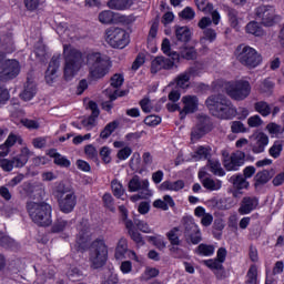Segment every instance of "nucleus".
<instances>
[{"mask_svg":"<svg viewBox=\"0 0 284 284\" xmlns=\"http://www.w3.org/2000/svg\"><path fill=\"white\" fill-rule=\"evenodd\" d=\"M179 58L182 57V59H186L187 61L196 59V49H194V47H186V44H182L179 47Z\"/></svg>","mask_w":284,"mask_h":284,"instance_id":"2f4dec72","label":"nucleus"},{"mask_svg":"<svg viewBox=\"0 0 284 284\" xmlns=\"http://www.w3.org/2000/svg\"><path fill=\"white\" fill-rule=\"evenodd\" d=\"M112 150H110L108 146H102L100 150V156L103 161V163H111L112 156Z\"/></svg>","mask_w":284,"mask_h":284,"instance_id":"e2e57ef3","label":"nucleus"},{"mask_svg":"<svg viewBox=\"0 0 284 284\" xmlns=\"http://www.w3.org/2000/svg\"><path fill=\"white\" fill-rule=\"evenodd\" d=\"M230 182L233 183L236 190H245L247 189V185H250L243 175H233L231 176Z\"/></svg>","mask_w":284,"mask_h":284,"instance_id":"37998d69","label":"nucleus"},{"mask_svg":"<svg viewBox=\"0 0 284 284\" xmlns=\"http://www.w3.org/2000/svg\"><path fill=\"white\" fill-rule=\"evenodd\" d=\"M64 79L72 81L81 70L83 64V54L77 49L64 45Z\"/></svg>","mask_w":284,"mask_h":284,"instance_id":"20e7f679","label":"nucleus"},{"mask_svg":"<svg viewBox=\"0 0 284 284\" xmlns=\"http://www.w3.org/2000/svg\"><path fill=\"white\" fill-rule=\"evenodd\" d=\"M209 132H212V120L207 115H199L197 123L191 131V141H199Z\"/></svg>","mask_w":284,"mask_h":284,"instance_id":"f8f14e48","label":"nucleus"},{"mask_svg":"<svg viewBox=\"0 0 284 284\" xmlns=\"http://www.w3.org/2000/svg\"><path fill=\"white\" fill-rule=\"evenodd\" d=\"M129 192H142L152 196V190H150V181L148 179L141 180L139 175H134L128 183Z\"/></svg>","mask_w":284,"mask_h":284,"instance_id":"dca6fc26","label":"nucleus"},{"mask_svg":"<svg viewBox=\"0 0 284 284\" xmlns=\"http://www.w3.org/2000/svg\"><path fill=\"white\" fill-rule=\"evenodd\" d=\"M192 39V31L187 27H175V36L172 37V45H187Z\"/></svg>","mask_w":284,"mask_h":284,"instance_id":"a211bd4d","label":"nucleus"},{"mask_svg":"<svg viewBox=\"0 0 284 284\" xmlns=\"http://www.w3.org/2000/svg\"><path fill=\"white\" fill-rule=\"evenodd\" d=\"M8 101H10V91L0 85V108H2V105H6Z\"/></svg>","mask_w":284,"mask_h":284,"instance_id":"0e129e2a","label":"nucleus"},{"mask_svg":"<svg viewBox=\"0 0 284 284\" xmlns=\"http://www.w3.org/2000/svg\"><path fill=\"white\" fill-rule=\"evenodd\" d=\"M207 166L215 176H225V171L221 168V162H219V160L212 158L209 159Z\"/></svg>","mask_w":284,"mask_h":284,"instance_id":"58836bf2","label":"nucleus"},{"mask_svg":"<svg viewBox=\"0 0 284 284\" xmlns=\"http://www.w3.org/2000/svg\"><path fill=\"white\" fill-rule=\"evenodd\" d=\"M116 128H119L118 121H112V122L108 123L104 126V129L101 131L100 138L101 139H110V136H112V133L114 132V130H116Z\"/></svg>","mask_w":284,"mask_h":284,"instance_id":"c03bdc74","label":"nucleus"},{"mask_svg":"<svg viewBox=\"0 0 284 284\" xmlns=\"http://www.w3.org/2000/svg\"><path fill=\"white\" fill-rule=\"evenodd\" d=\"M202 185L205 187V190H209L210 192H216L217 190H221L223 182L220 180H214L212 178H206L202 180Z\"/></svg>","mask_w":284,"mask_h":284,"instance_id":"c9c22d12","label":"nucleus"},{"mask_svg":"<svg viewBox=\"0 0 284 284\" xmlns=\"http://www.w3.org/2000/svg\"><path fill=\"white\" fill-rule=\"evenodd\" d=\"M64 227H68V221L63 219H58L51 229V231L57 234L59 232H63Z\"/></svg>","mask_w":284,"mask_h":284,"instance_id":"13d9d810","label":"nucleus"},{"mask_svg":"<svg viewBox=\"0 0 284 284\" xmlns=\"http://www.w3.org/2000/svg\"><path fill=\"white\" fill-rule=\"evenodd\" d=\"M199 28H201V30L203 31V38L201 39V41H210V43H213V41H216V31L212 28H210V26H212V19L209 17H203L199 23H197Z\"/></svg>","mask_w":284,"mask_h":284,"instance_id":"412c9836","label":"nucleus"},{"mask_svg":"<svg viewBox=\"0 0 284 284\" xmlns=\"http://www.w3.org/2000/svg\"><path fill=\"white\" fill-rule=\"evenodd\" d=\"M49 156H51V159H54L53 163H55V165H59L60 168H70L71 165L70 160L57 152V149H51L49 151Z\"/></svg>","mask_w":284,"mask_h":284,"instance_id":"7c9ffc66","label":"nucleus"},{"mask_svg":"<svg viewBox=\"0 0 284 284\" xmlns=\"http://www.w3.org/2000/svg\"><path fill=\"white\" fill-rule=\"evenodd\" d=\"M30 156H32L31 150L26 146L22 148L20 154L12 159L13 168H23L26 163H28Z\"/></svg>","mask_w":284,"mask_h":284,"instance_id":"cd10ccee","label":"nucleus"},{"mask_svg":"<svg viewBox=\"0 0 284 284\" xmlns=\"http://www.w3.org/2000/svg\"><path fill=\"white\" fill-rule=\"evenodd\" d=\"M235 59L244 68H248V70H254V68H258L263 63V55L247 44L237 45L235 49Z\"/></svg>","mask_w":284,"mask_h":284,"instance_id":"423d86ee","label":"nucleus"},{"mask_svg":"<svg viewBox=\"0 0 284 284\" xmlns=\"http://www.w3.org/2000/svg\"><path fill=\"white\" fill-rule=\"evenodd\" d=\"M231 131L233 134H241L247 132V129L245 128V124L241 121H233L231 122Z\"/></svg>","mask_w":284,"mask_h":284,"instance_id":"6e6d98bb","label":"nucleus"},{"mask_svg":"<svg viewBox=\"0 0 284 284\" xmlns=\"http://www.w3.org/2000/svg\"><path fill=\"white\" fill-rule=\"evenodd\" d=\"M99 21L100 23H113L114 22V12L106 10V11H102L99 14Z\"/></svg>","mask_w":284,"mask_h":284,"instance_id":"603ef678","label":"nucleus"},{"mask_svg":"<svg viewBox=\"0 0 284 284\" xmlns=\"http://www.w3.org/2000/svg\"><path fill=\"white\" fill-rule=\"evenodd\" d=\"M134 225L140 230V232H143L144 234H152V229H150L148 222L135 219Z\"/></svg>","mask_w":284,"mask_h":284,"instance_id":"bf43d9fd","label":"nucleus"},{"mask_svg":"<svg viewBox=\"0 0 284 284\" xmlns=\"http://www.w3.org/2000/svg\"><path fill=\"white\" fill-rule=\"evenodd\" d=\"M144 123H145V125H149V128H154V126L159 125V123H161V116L148 115L144 119Z\"/></svg>","mask_w":284,"mask_h":284,"instance_id":"69168bd1","label":"nucleus"},{"mask_svg":"<svg viewBox=\"0 0 284 284\" xmlns=\"http://www.w3.org/2000/svg\"><path fill=\"white\" fill-rule=\"evenodd\" d=\"M229 21L231 23V28H239L241 23V19H239V11L232 8L226 9Z\"/></svg>","mask_w":284,"mask_h":284,"instance_id":"de8ad7c7","label":"nucleus"},{"mask_svg":"<svg viewBox=\"0 0 284 284\" xmlns=\"http://www.w3.org/2000/svg\"><path fill=\"white\" fill-rule=\"evenodd\" d=\"M88 108L92 113L89 118L82 120L81 123L83 128H87V130H92V128L97 125V119H99L101 111L99 110V104L94 101H89Z\"/></svg>","mask_w":284,"mask_h":284,"instance_id":"b1692460","label":"nucleus"},{"mask_svg":"<svg viewBox=\"0 0 284 284\" xmlns=\"http://www.w3.org/2000/svg\"><path fill=\"white\" fill-rule=\"evenodd\" d=\"M214 245L202 243L195 248V254L199 256H212L214 254Z\"/></svg>","mask_w":284,"mask_h":284,"instance_id":"a19ab883","label":"nucleus"},{"mask_svg":"<svg viewBox=\"0 0 284 284\" xmlns=\"http://www.w3.org/2000/svg\"><path fill=\"white\" fill-rule=\"evenodd\" d=\"M203 265H206L209 270H223V264L219 260H204Z\"/></svg>","mask_w":284,"mask_h":284,"instance_id":"052dcab7","label":"nucleus"},{"mask_svg":"<svg viewBox=\"0 0 284 284\" xmlns=\"http://www.w3.org/2000/svg\"><path fill=\"white\" fill-rule=\"evenodd\" d=\"M225 92L233 101H245L252 92V85L247 80L232 81L225 85Z\"/></svg>","mask_w":284,"mask_h":284,"instance_id":"6e6552de","label":"nucleus"},{"mask_svg":"<svg viewBox=\"0 0 284 284\" xmlns=\"http://www.w3.org/2000/svg\"><path fill=\"white\" fill-rule=\"evenodd\" d=\"M166 239H169L171 245H181V229L178 226L171 229L166 233Z\"/></svg>","mask_w":284,"mask_h":284,"instance_id":"4c0bfd02","label":"nucleus"},{"mask_svg":"<svg viewBox=\"0 0 284 284\" xmlns=\"http://www.w3.org/2000/svg\"><path fill=\"white\" fill-rule=\"evenodd\" d=\"M85 63L89 68V79L91 81L103 79L110 73V68H112V60H110L108 54L101 52H89Z\"/></svg>","mask_w":284,"mask_h":284,"instance_id":"f03ea898","label":"nucleus"},{"mask_svg":"<svg viewBox=\"0 0 284 284\" xmlns=\"http://www.w3.org/2000/svg\"><path fill=\"white\" fill-rule=\"evenodd\" d=\"M84 154L88 156V159H91V161L99 160V152L97 151V148H94V145L92 144H89L84 148Z\"/></svg>","mask_w":284,"mask_h":284,"instance_id":"5fc2aeb1","label":"nucleus"},{"mask_svg":"<svg viewBox=\"0 0 284 284\" xmlns=\"http://www.w3.org/2000/svg\"><path fill=\"white\" fill-rule=\"evenodd\" d=\"M53 194L58 201L60 212H63V214H70V212L74 211V207H77V194L72 187L67 186L63 183H59Z\"/></svg>","mask_w":284,"mask_h":284,"instance_id":"39448f33","label":"nucleus"},{"mask_svg":"<svg viewBox=\"0 0 284 284\" xmlns=\"http://www.w3.org/2000/svg\"><path fill=\"white\" fill-rule=\"evenodd\" d=\"M255 110L262 116H270V114H272V108L265 101L256 102L255 103Z\"/></svg>","mask_w":284,"mask_h":284,"instance_id":"49530a36","label":"nucleus"},{"mask_svg":"<svg viewBox=\"0 0 284 284\" xmlns=\"http://www.w3.org/2000/svg\"><path fill=\"white\" fill-rule=\"evenodd\" d=\"M245 30L247 34H253L254 37H263V34H265L263 28H261V26H258V22L256 21L248 22Z\"/></svg>","mask_w":284,"mask_h":284,"instance_id":"ea45409f","label":"nucleus"},{"mask_svg":"<svg viewBox=\"0 0 284 284\" xmlns=\"http://www.w3.org/2000/svg\"><path fill=\"white\" fill-rule=\"evenodd\" d=\"M19 72H21V65H19V61L6 60L4 58L2 69L0 70V79L10 81V79H16V77H19Z\"/></svg>","mask_w":284,"mask_h":284,"instance_id":"ddd939ff","label":"nucleus"},{"mask_svg":"<svg viewBox=\"0 0 284 284\" xmlns=\"http://www.w3.org/2000/svg\"><path fill=\"white\" fill-rule=\"evenodd\" d=\"M196 75H199V69L196 67H190L184 72L180 73L174 79V81L178 88H181L182 90H186V88H190V79Z\"/></svg>","mask_w":284,"mask_h":284,"instance_id":"aec40b11","label":"nucleus"},{"mask_svg":"<svg viewBox=\"0 0 284 284\" xmlns=\"http://www.w3.org/2000/svg\"><path fill=\"white\" fill-rule=\"evenodd\" d=\"M258 206V199L254 196H245L242 200L241 206L239 209V214H250L254 212Z\"/></svg>","mask_w":284,"mask_h":284,"instance_id":"393cba45","label":"nucleus"},{"mask_svg":"<svg viewBox=\"0 0 284 284\" xmlns=\"http://www.w3.org/2000/svg\"><path fill=\"white\" fill-rule=\"evenodd\" d=\"M125 254H128V239L121 237L118 242L114 257L118 261H121L122 258H125Z\"/></svg>","mask_w":284,"mask_h":284,"instance_id":"473e14b6","label":"nucleus"},{"mask_svg":"<svg viewBox=\"0 0 284 284\" xmlns=\"http://www.w3.org/2000/svg\"><path fill=\"white\" fill-rule=\"evenodd\" d=\"M205 105L212 116L221 121H232L239 114L232 100L223 93H215L205 100Z\"/></svg>","mask_w":284,"mask_h":284,"instance_id":"f257e3e1","label":"nucleus"},{"mask_svg":"<svg viewBox=\"0 0 284 284\" xmlns=\"http://www.w3.org/2000/svg\"><path fill=\"white\" fill-rule=\"evenodd\" d=\"M268 143H270V138L267 136V134L260 132L256 135H253L251 138L250 148L253 154H263Z\"/></svg>","mask_w":284,"mask_h":284,"instance_id":"2eb2a0df","label":"nucleus"},{"mask_svg":"<svg viewBox=\"0 0 284 284\" xmlns=\"http://www.w3.org/2000/svg\"><path fill=\"white\" fill-rule=\"evenodd\" d=\"M281 152H283V143L278 141L274 142V144L268 150V154L273 159H278V156H281Z\"/></svg>","mask_w":284,"mask_h":284,"instance_id":"864d4df0","label":"nucleus"},{"mask_svg":"<svg viewBox=\"0 0 284 284\" xmlns=\"http://www.w3.org/2000/svg\"><path fill=\"white\" fill-rule=\"evenodd\" d=\"M133 3L134 0H110L108 6L111 10H128Z\"/></svg>","mask_w":284,"mask_h":284,"instance_id":"f704fd0d","label":"nucleus"},{"mask_svg":"<svg viewBox=\"0 0 284 284\" xmlns=\"http://www.w3.org/2000/svg\"><path fill=\"white\" fill-rule=\"evenodd\" d=\"M88 243H90V225H88V222H82L77 236L78 250L85 252L88 250Z\"/></svg>","mask_w":284,"mask_h":284,"instance_id":"f3484780","label":"nucleus"},{"mask_svg":"<svg viewBox=\"0 0 284 284\" xmlns=\"http://www.w3.org/2000/svg\"><path fill=\"white\" fill-rule=\"evenodd\" d=\"M195 6L197 7V10L205 12V14L214 10V6L207 2V0H195Z\"/></svg>","mask_w":284,"mask_h":284,"instance_id":"3c124183","label":"nucleus"},{"mask_svg":"<svg viewBox=\"0 0 284 284\" xmlns=\"http://www.w3.org/2000/svg\"><path fill=\"white\" fill-rule=\"evenodd\" d=\"M0 245L7 250H17V247H19V244H17L13 239L8 235H3V233H0Z\"/></svg>","mask_w":284,"mask_h":284,"instance_id":"79ce46f5","label":"nucleus"},{"mask_svg":"<svg viewBox=\"0 0 284 284\" xmlns=\"http://www.w3.org/2000/svg\"><path fill=\"white\" fill-rule=\"evenodd\" d=\"M246 284H256L258 281V268L256 265H252L246 274Z\"/></svg>","mask_w":284,"mask_h":284,"instance_id":"09e8293b","label":"nucleus"},{"mask_svg":"<svg viewBox=\"0 0 284 284\" xmlns=\"http://www.w3.org/2000/svg\"><path fill=\"white\" fill-rule=\"evenodd\" d=\"M111 190L113 195L116 196V199H121V196L125 194V189L123 187V184L118 179H114L111 181Z\"/></svg>","mask_w":284,"mask_h":284,"instance_id":"a18cd8bd","label":"nucleus"},{"mask_svg":"<svg viewBox=\"0 0 284 284\" xmlns=\"http://www.w3.org/2000/svg\"><path fill=\"white\" fill-rule=\"evenodd\" d=\"M105 41L111 48L123 50L130 43L128 32L121 28L111 27L105 31Z\"/></svg>","mask_w":284,"mask_h":284,"instance_id":"9d476101","label":"nucleus"},{"mask_svg":"<svg viewBox=\"0 0 284 284\" xmlns=\"http://www.w3.org/2000/svg\"><path fill=\"white\" fill-rule=\"evenodd\" d=\"M36 57L41 61V63H45L48 61V52L45 51V45L40 44L36 48Z\"/></svg>","mask_w":284,"mask_h":284,"instance_id":"4d7b16f0","label":"nucleus"},{"mask_svg":"<svg viewBox=\"0 0 284 284\" xmlns=\"http://www.w3.org/2000/svg\"><path fill=\"white\" fill-rule=\"evenodd\" d=\"M267 130L271 134H283L284 126H281L276 123H270L267 124Z\"/></svg>","mask_w":284,"mask_h":284,"instance_id":"774afa93","label":"nucleus"},{"mask_svg":"<svg viewBox=\"0 0 284 284\" xmlns=\"http://www.w3.org/2000/svg\"><path fill=\"white\" fill-rule=\"evenodd\" d=\"M0 43L7 52H12V45H13L12 37L7 36L3 38V40H1L0 38Z\"/></svg>","mask_w":284,"mask_h":284,"instance_id":"338daca9","label":"nucleus"},{"mask_svg":"<svg viewBox=\"0 0 284 284\" xmlns=\"http://www.w3.org/2000/svg\"><path fill=\"white\" fill-rule=\"evenodd\" d=\"M192 158L195 161H210L212 159V148L210 146H199L193 153Z\"/></svg>","mask_w":284,"mask_h":284,"instance_id":"c756f323","label":"nucleus"},{"mask_svg":"<svg viewBox=\"0 0 284 284\" xmlns=\"http://www.w3.org/2000/svg\"><path fill=\"white\" fill-rule=\"evenodd\" d=\"M14 143H19V145H22L23 139H21V135L11 133V134H9L6 142L0 145V150H3L1 153L2 156H8V154H10V148H12V145H14Z\"/></svg>","mask_w":284,"mask_h":284,"instance_id":"a878e982","label":"nucleus"},{"mask_svg":"<svg viewBox=\"0 0 284 284\" xmlns=\"http://www.w3.org/2000/svg\"><path fill=\"white\" fill-rule=\"evenodd\" d=\"M60 65H61V55H53L44 75L45 82L49 85H52V83L57 81V78L59 77L57 72L59 71Z\"/></svg>","mask_w":284,"mask_h":284,"instance_id":"6ab92c4d","label":"nucleus"},{"mask_svg":"<svg viewBox=\"0 0 284 284\" xmlns=\"http://www.w3.org/2000/svg\"><path fill=\"white\" fill-rule=\"evenodd\" d=\"M182 225L184 227V239L185 242L191 245H199L203 241V235L201 234V229L194 222V217L184 216L182 219Z\"/></svg>","mask_w":284,"mask_h":284,"instance_id":"1a4fd4ad","label":"nucleus"},{"mask_svg":"<svg viewBox=\"0 0 284 284\" xmlns=\"http://www.w3.org/2000/svg\"><path fill=\"white\" fill-rule=\"evenodd\" d=\"M173 68H174V60L170 58H165L163 55L156 57L151 62L152 74H156V72H161V70H172Z\"/></svg>","mask_w":284,"mask_h":284,"instance_id":"5701e85b","label":"nucleus"},{"mask_svg":"<svg viewBox=\"0 0 284 284\" xmlns=\"http://www.w3.org/2000/svg\"><path fill=\"white\" fill-rule=\"evenodd\" d=\"M67 276L70 281H83V271H80L79 267H72L68 271Z\"/></svg>","mask_w":284,"mask_h":284,"instance_id":"8fccbe9b","label":"nucleus"},{"mask_svg":"<svg viewBox=\"0 0 284 284\" xmlns=\"http://www.w3.org/2000/svg\"><path fill=\"white\" fill-rule=\"evenodd\" d=\"M89 261L93 270H101L108 263V245H105V241L95 240L91 243Z\"/></svg>","mask_w":284,"mask_h":284,"instance_id":"0eeeda50","label":"nucleus"},{"mask_svg":"<svg viewBox=\"0 0 284 284\" xmlns=\"http://www.w3.org/2000/svg\"><path fill=\"white\" fill-rule=\"evenodd\" d=\"M161 50L163 54H166V57H171L173 61H179V52L172 51V43L170 42V39H163Z\"/></svg>","mask_w":284,"mask_h":284,"instance_id":"72a5a7b5","label":"nucleus"},{"mask_svg":"<svg viewBox=\"0 0 284 284\" xmlns=\"http://www.w3.org/2000/svg\"><path fill=\"white\" fill-rule=\"evenodd\" d=\"M183 187H185V183L182 180H178L175 182L164 181L160 185V190H171L173 192H179V190H183Z\"/></svg>","mask_w":284,"mask_h":284,"instance_id":"e433bc0d","label":"nucleus"},{"mask_svg":"<svg viewBox=\"0 0 284 284\" xmlns=\"http://www.w3.org/2000/svg\"><path fill=\"white\" fill-rule=\"evenodd\" d=\"M275 172L273 169L271 170H263L256 173L254 178V185L255 187H261L262 185H265L266 183H270L272 179H274Z\"/></svg>","mask_w":284,"mask_h":284,"instance_id":"bb28decb","label":"nucleus"},{"mask_svg":"<svg viewBox=\"0 0 284 284\" xmlns=\"http://www.w3.org/2000/svg\"><path fill=\"white\" fill-rule=\"evenodd\" d=\"M184 108L180 111L181 119H185L186 114H194L199 110V98L196 95H185L182 98Z\"/></svg>","mask_w":284,"mask_h":284,"instance_id":"4be33fe9","label":"nucleus"},{"mask_svg":"<svg viewBox=\"0 0 284 284\" xmlns=\"http://www.w3.org/2000/svg\"><path fill=\"white\" fill-rule=\"evenodd\" d=\"M37 94V84L34 82H27L23 91L20 93L22 101H32Z\"/></svg>","mask_w":284,"mask_h":284,"instance_id":"c85d7f7f","label":"nucleus"},{"mask_svg":"<svg viewBox=\"0 0 284 284\" xmlns=\"http://www.w3.org/2000/svg\"><path fill=\"white\" fill-rule=\"evenodd\" d=\"M245 152L243 151H235L231 156H226L223 161L225 170L229 172H236V170L245 163Z\"/></svg>","mask_w":284,"mask_h":284,"instance_id":"4468645a","label":"nucleus"},{"mask_svg":"<svg viewBox=\"0 0 284 284\" xmlns=\"http://www.w3.org/2000/svg\"><path fill=\"white\" fill-rule=\"evenodd\" d=\"M261 92H264L265 94H270L272 90H274V82L270 79H265L262 84L260 85Z\"/></svg>","mask_w":284,"mask_h":284,"instance_id":"680f3d73","label":"nucleus"},{"mask_svg":"<svg viewBox=\"0 0 284 284\" xmlns=\"http://www.w3.org/2000/svg\"><path fill=\"white\" fill-rule=\"evenodd\" d=\"M27 212L31 219L40 227H49L52 225V205L47 202H27Z\"/></svg>","mask_w":284,"mask_h":284,"instance_id":"7ed1b4c3","label":"nucleus"},{"mask_svg":"<svg viewBox=\"0 0 284 284\" xmlns=\"http://www.w3.org/2000/svg\"><path fill=\"white\" fill-rule=\"evenodd\" d=\"M255 19L260 21L262 26L266 28H272L278 19L276 16V9L272 6H260L255 9Z\"/></svg>","mask_w":284,"mask_h":284,"instance_id":"9b49d317","label":"nucleus"}]
</instances>
